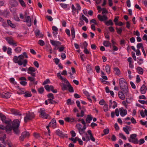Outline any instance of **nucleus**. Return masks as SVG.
Segmentation results:
<instances>
[{
    "label": "nucleus",
    "mask_w": 147,
    "mask_h": 147,
    "mask_svg": "<svg viewBox=\"0 0 147 147\" xmlns=\"http://www.w3.org/2000/svg\"><path fill=\"white\" fill-rule=\"evenodd\" d=\"M137 48H138V49H140V48L143 47V44L142 43H138L137 45Z\"/></svg>",
    "instance_id": "51"
},
{
    "label": "nucleus",
    "mask_w": 147,
    "mask_h": 147,
    "mask_svg": "<svg viewBox=\"0 0 147 147\" xmlns=\"http://www.w3.org/2000/svg\"><path fill=\"white\" fill-rule=\"evenodd\" d=\"M11 48H10L9 47L8 48L7 51V53L8 55H11V54L12 53V52H11Z\"/></svg>",
    "instance_id": "64"
},
{
    "label": "nucleus",
    "mask_w": 147,
    "mask_h": 147,
    "mask_svg": "<svg viewBox=\"0 0 147 147\" xmlns=\"http://www.w3.org/2000/svg\"><path fill=\"white\" fill-rule=\"evenodd\" d=\"M56 125V121L55 119H53L49 124V126L53 128H55Z\"/></svg>",
    "instance_id": "16"
},
{
    "label": "nucleus",
    "mask_w": 147,
    "mask_h": 147,
    "mask_svg": "<svg viewBox=\"0 0 147 147\" xmlns=\"http://www.w3.org/2000/svg\"><path fill=\"white\" fill-rule=\"evenodd\" d=\"M11 111L12 114L16 115H22L18 110L14 109H11Z\"/></svg>",
    "instance_id": "15"
},
{
    "label": "nucleus",
    "mask_w": 147,
    "mask_h": 147,
    "mask_svg": "<svg viewBox=\"0 0 147 147\" xmlns=\"http://www.w3.org/2000/svg\"><path fill=\"white\" fill-rule=\"evenodd\" d=\"M35 35L36 36H39L40 38L42 37L43 35L42 34H40V31L39 30H37L35 31Z\"/></svg>",
    "instance_id": "26"
},
{
    "label": "nucleus",
    "mask_w": 147,
    "mask_h": 147,
    "mask_svg": "<svg viewBox=\"0 0 147 147\" xmlns=\"http://www.w3.org/2000/svg\"><path fill=\"white\" fill-rule=\"evenodd\" d=\"M121 91L124 92L125 94H127L128 93V89L127 83L124 84V85L120 86Z\"/></svg>",
    "instance_id": "7"
},
{
    "label": "nucleus",
    "mask_w": 147,
    "mask_h": 147,
    "mask_svg": "<svg viewBox=\"0 0 147 147\" xmlns=\"http://www.w3.org/2000/svg\"><path fill=\"white\" fill-rule=\"evenodd\" d=\"M147 88L146 86L143 84L142 86L141 87L140 89V91L141 94H145Z\"/></svg>",
    "instance_id": "21"
},
{
    "label": "nucleus",
    "mask_w": 147,
    "mask_h": 147,
    "mask_svg": "<svg viewBox=\"0 0 147 147\" xmlns=\"http://www.w3.org/2000/svg\"><path fill=\"white\" fill-rule=\"evenodd\" d=\"M38 44L42 46L45 45V42L44 41L41 40H39Z\"/></svg>",
    "instance_id": "43"
},
{
    "label": "nucleus",
    "mask_w": 147,
    "mask_h": 147,
    "mask_svg": "<svg viewBox=\"0 0 147 147\" xmlns=\"http://www.w3.org/2000/svg\"><path fill=\"white\" fill-rule=\"evenodd\" d=\"M7 125L5 127V129L7 133L9 132L13 129V122H11V121H9L8 123H6Z\"/></svg>",
    "instance_id": "5"
},
{
    "label": "nucleus",
    "mask_w": 147,
    "mask_h": 147,
    "mask_svg": "<svg viewBox=\"0 0 147 147\" xmlns=\"http://www.w3.org/2000/svg\"><path fill=\"white\" fill-rule=\"evenodd\" d=\"M82 19L84 20L86 23L88 22V19L84 15H82Z\"/></svg>",
    "instance_id": "44"
},
{
    "label": "nucleus",
    "mask_w": 147,
    "mask_h": 147,
    "mask_svg": "<svg viewBox=\"0 0 147 147\" xmlns=\"http://www.w3.org/2000/svg\"><path fill=\"white\" fill-rule=\"evenodd\" d=\"M127 83L126 80L124 78H121L119 79V84L120 85V86L121 85H124V84Z\"/></svg>",
    "instance_id": "23"
},
{
    "label": "nucleus",
    "mask_w": 147,
    "mask_h": 147,
    "mask_svg": "<svg viewBox=\"0 0 147 147\" xmlns=\"http://www.w3.org/2000/svg\"><path fill=\"white\" fill-rule=\"evenodd\" d=\"M26 19L25 21H24V22H26L27 23V25L28 26L30 27L31 25V21L30 17V16H27L25 18Z\"/></svg>",
    "instance_id": "14"
},
{
    "label": "nucleus",
    "mask_w": 147,
    "mask_h": 147,
    "mask_svg": "<svg viewBox=\"0 0 147 147\" xmlns=\"http://www.w3.org/2000/svg\"><path fill=\"white\" fill-rule=\"evenodd\" d=\"M137 70L139 74H142L143 73V70L141 67H138L137 68Z\"/></svg>",
    "instance_id": "30"
},
{
    "label": "nucleus",
    "mask_w": 147,
    "mask_h": 147,
    "mask_svg": "<svg viewBox=\"0 0 147 147\" xmlns=\"http://www.w3.org/2000/svg\"><path fill=\"white\" fill-rule=\"evenodd\" d=\"M137 135L136 134H133L130 135L129 138L128 139V140L129 142H131L134 144H138V141L137 138L136 137Z\"/></svg>",
    "instance_id": "4"
},
{
    "label": "nucleus",
    "mask_w": 147,
    "mask_h": 147,
    "mask_svg": "<svg viewBox=\"0 0 147 147\" xmlns=\"http://www.w3.org/2000/svg\"><path fill=\"white\" fill-rule=\"evenodd\" d=\"M56 133L57 135L61 138L67 137L66 134H63L62 131L59 129L56 130Z\"/></svg>",
    "instance_id": "10"
},
{
    "label": "nucleus",
    "mask_w": 147,
    "mask_h": 147,
    "mask_svg": "<svg viewBox=\"0 0 147 147\" xmlns=\"http://www.w3.org/2000/svg\"><path fill=\"white\" fill-rule=\"evenodd\" d=\"M7 22L8 25L11 27L12 28H15V25L13 24L9 20H7Z\"/></svg>",
    "instance_id": "28"
},
{
    "label": "nucleus",
    "mask_w": 147,
    "mask_h": 147,
    "mask_svg": "<svg viewBox=\"0 0 147 147\" xmlns=\"http://www.w3.org/2000/svg\"><path fill=\"white\" fill-rule=\"evenodd\" d=\"M119 111L118 109H116L115 111V112H112L111 114V116L112 118H114L115 116V113L117 116H118L119 115Z\"/></svg>",
    "instance_id": "17"
},
{
    "label": "nucleus",
    "mask_w": 147,
    "mask_h": 147,
    "mask_svg": "<svg viewBox=\"0 0 147 147\" xmlns=\"http://www.w3.org/2000/svg\"><path fill=\"white\" fill-rule=\"evenodd\" d=\"M60 85L61 87L62 90L63 91L67 90L69 86V84H65L63 83H62Z\"/></svg>",
    "instance_id": "19"
},
{
    "label": "nucleus",
    "mask_w": 147,
    "mask_h": 147,
    "mask_svg": "<svg viewBox=\"0 0 147 147\" xmlns=\"http://www.w3.org/2000/svg\"><path fill=\"white\" fill-rule=\"evenodd\" d=\"M74 102L73 100H71V99H69L67 100V103L68 104L72 105L74 104Z\"/></svg>",
    "instance_id": "52"
},
{
    "label": "nucleus",
    "mask_w": 147,
    "mask_h": 147,
    "mask_svg": "<svg viewBox=\"0 0 147 147\" xmlns=\"http://www.w3.org/2000/svg\"><path fill=\"white\" fill-rule=\"evenodd\" d=\"M34 65L37 68H38L39 67V64L38 62L37 61H34L33 63Z\"/></svg>",
    "instance_id": "54"
},
{
    "label": "nucleus",
    "mask_w": 147,
    "mask_h": 147,
    "mask_svg": "<svg viewBox=\"0 0 147 147\" xmlns=\"http://www.w3.org/2000/svg\"><path fill=\"white\" fill-rule=\"evenodd\" d=\"M119 111L120 115L122 117L124 116L127 114V111L125 110H122L120 108L119 109Z\"/></svg>",
    "instance_id": "24"
},
{
    "label": "nucleus",
    "mask_w": 147,
    "mask_h": 147,
    "mask_svg": "<svg viewBox=\"0 0 147 147\" xmlns=\"http://www.w3.org/2000/svg\"><path fill=\"white\" fill-rule=\"evenodd\" d=\"M136 79V82L137 83H139L140 82L141 80L140 78V76L139 75H137Z\"/></svg>",
    "instance_id": "59"
},
{
    "label": "nucleus",
    "mask_w": 147,
    "mask_h": 147,
    "mask_svg": "<svg viewBox=\"0 0 147 147\" xmlns=\"http://www.w3.org/2000/svg\"><path fill=\"white\" fill-rule=\"evenodd\" d=\"M9 12L7 11H5L4 12H2L1 11H0V15H3L4 16H5L4 14L5 13L6 14V15H8L9 14Z\"/></svg>",
    "instance_id": "55"
},
{
    "label": "nucleus",
    "mask_w": 147,
    "mask_h": 147,
    "mask_svg": "<svg viewBox=\"0 0 147 147\" xmlns=\"http://www.w3.org/2000/svg\"><path fill=\"white\" fill-rule=\"evenodd\" d=\"M76 6L77 7V10H80L81 7L79 4L78 3H76Z\"/></svg>",
    "instance_id": "60"
},
{
    "label": "nucleus",
    "mask_w": 147,
    "mask_h": 147,
    "mask_svg": "<svg viewBox=\"0 0 147 147\" xmlns=\"http://www.w3.org/2000/svg\"><path fill=\"white\" fill-rule=\"evenodd\" d=\"M9 81L11 83L14 84H16V83L15 82V80L14 78H11L10 79Z\"/></svg>",
    "instance_id": "57"
},
{
    "label": "nucleus",
    "mask_w": 147,
    "mask_h": 147,
    "mask_svg": "<svg viewBox=\"0 0 147 147\" xmlns=\"http://www.w3.org/2000/svg\"><path fill=\"white\" fill-rule=\"evenodd\" d=\"M78 131L81 135L83 134L85 132V130L82 128L78 127Z\"/></svg>",
    "instance_id": "38"
},
{
    "label": "nucleus",
    "mask_w": 147,
    "mask_h": 147,
    "mask_svg": "<svg viewBox=\"0 0 147 147\" xmlns=\"http://www.w3.org/2000/svg\"><path fill=\"white\" fill-rule=\"evenodd\" d=\"M24 57L22 55H21L18 57L14 56L13 59V61L15 63H18L20 65L23 66L25 67L27 64L28 61L27 59H24Z\"/></svg>",
    "instance_id": "1"
},
{
    "label": "nucleus",
    "mask_w": 147,
    "mask_h": 147,
    "mask_svg": "<svg viewBox=\"0 0 147 147\" xmlns=\"http://www.w3.org/2000/svg\"><path fill=\"white\" fill-rule=\"evenodd\" d=\"M71 34L72 38L74 39L75 37V31L74 28L73 27H72L71 29Z\"/></svg>",
    "instance_id": "29"
},
{
    "label": "nucleus",
    "mask_w": 147,
    "mask_h": 147,
    "mask_svg": "<svg viewBox=\"0 0 147 147\" xmlns=\"http://www.w3.org/2000/svg\"><path fill=\"white\" fill-rule=\"evenodd\" d=\"M6 40L9 45H12L14 47L17 46L16 43L14 42V41L11 38H6Z\"/></svg>",
    "instance_id": "13"
},
{
    "label": "nucleus",
    "mask_w": 147,
    "mask_h": 147,
    "mask_svg": "<svg viewBox=\"0 0 147 147\" xmlns=\"http://www.w3.org/2000/svg\"><path fill=\"white\" fill-rule=\"evenodd\" d=\"M50 42L51 44L55 47H59L61 44V43L60 42L52 40H50Z\"/></svg>",
    "instance_id": "11"
},
{
    "label": "nucleus",
    "mask_w": 147,
    "mask_h": 147,
    "mask_svg": "<svg viewBox=\"0 0 147 147\" xmlns=\"http://www.w3.org/2000/svg\"><path fill=\"white\" fill-rule=\"evenodd\" d=\"M64 45H61L60 47H58L57 49H59V52H62L63 51L64 49Z\"/></svg>",
    "instance_id": "47"
},
{
    "label": "nucleus",
    "mask_w": 147,
    "mask_h": 147,
    "mask_svg": "<svg viewBox=\"0 0 147 147\" xmlns=\"http://www.w3.org/2000/svg\"><path fill=\"white\" fill-rule=\"evenodd\" d=\"M119 136L121 138L125 140H126L127 139L126 137L122 133H120L119 134Z\"/></svg>",
    "instance_id": "45"
},
{
    "label": "nucleus",
    "mask_w": 147,
    "mask_h": 147,
    "mask_svg": "<svg viewBox=\"0 0 147 147\" xmlns=\"http://www.w3.org/2000/svg\"><path fill=\"white\" fill-rule=\"evenodd\" d=\"M97 17L99 20L101 21H105L108 19L107 16L104 15H103V16L98 15Z\"/></svg>",
    "instance_id": "12"
},
{
    "label": "nucleus",
    "mask_w": 147,
    "mask_h": 147,
    "mask_svg": "<svg viewBox=\"0 0 147 147\" xmlns=\"http://www.w3.org/2000/svg\"><path fill=\"white\" fill-rule=\"evenodd\" d=\"M114 70L115 71V75L117 76H119L120 74V71L119 69L117 67H115L114 68Z\"/></svg>",
    "instance_id": "31"
},
{
    "label": "nucleus",
    "mask_w": 147,
    "mask_h": 147,
    "mask_svg": "<svg viewBox=\"0 0 147 147\" xmlns=\"http://www.w3.org/2000/svg\"><path fill=\"white\" fill-rule=\"evenodd\" d=\"M123 130L127 134H129V131L127 128L124 127L123 128Z\"/></svg>",
    "instance_id": "58"
},
{
    "label": "nucleus",
    "mask_w": 147,
    "mask_h": 147,
    "mask_svg": "<svg viewBox=\"0 0 147 147\" xmlns=\"http://www.w3.org/2000/svg\"><path fill=\"white\" fill-rule=\"evenodd\" d=\"M145 141L143 139H141L139 140L138 141V143L139 145H140L143 144L144 142Z\"/></svg>",
    "instance_id": "61"
},
{
    "label": "nucleus",
    "mask_w": 147,
    "mask_h": 147,
    "mask_svg": "<svg viewBox=\"0 0 147 147\" xmlns=\"http://www.w3.org/2000/svg\"><path fill=\"white\" fill-rule=\"evenodd\" d=\"M24 94H25L24 95V96L26 97H30L32 96V95L30 92H24Z\"/></svg>",
    "instance_id": "37"
},
{
    "label": "nucleus",
    "mask_w": 147,
    "mask_h": 147,
    "mask_svg": "<svg viewBox=\"0 0 147 147\" xmlns=\"http://www.w3.org/2000/svg\"><path fill=\"white\" fill-rule=\"evenodd\" d=\"M45 110L44 108H41L40 109V115L42 116V117L47 119L49 116L48 114L45 113Z\"/></svg>",
    "instance_id": "8"
},
{
    "label": "nucleus",
    "mask_w": 147,
    "mask_h": 147,
    "mask_svg": "<svg viewBox=\"0 0 147 147\" xmlns=\"http://www.w3.org/2000/svg\"><path fill=\"white\" fill-rule=\"evenodd\" d=\"M69 91L71 92H73L74 90L73 87L71 86L70 84H69V86L68 87Z\"/></svg>",
    "instance_id": "40"
},
{
    "label": "nucleus",
    "mask_w": 147,
    "mask_h": 147,
    "mask_svg": "<svg viewBox=\"0 0 147 147\" xmlns=\"http://www.w3.org/2000/svg\"><path fill=\"white\" fill-rule=\"evenodd\" d=\"M30 135L29 132L27 131H24L22 134L21 135L20 137V140L23 141L25 138H28Z\"/></svg>",
    "instance_id": "6"
},
{
    "label": "nucleus",
    "mask_w": 147,
    "mask_h": 147,
    "mask_svg": "<svg viewBox=\"0 0 147 147\" xmlns=\"http://www.w3.org/2000/svg\"><path fill=\"white\" fill-rule=\"evenodd\" d=\"M60 5L63 8H66L67 7V5L66 4L61 3Z\"/></svg>",
    "instance_id": "53"
},
{
    "label": "nucleus",
    "mask_w": 147,
    "mask_h": 147,
    "mask_svg": "<svg viewBox=\"0 0 147 147\" xmlns=\"http://www.w3.org/2000/svg\"><path fill=\"white\" fill-rule=\"evenodd\" d=\"M105 24L107 26H109V25L113 26V24L112 22V20H109L106 21H105L104 22Z\"/></svg>",
    "instance_id": "27"
},
{
    "label": "nucleus",
    "mask_w": 147,
    "mask_h": 147,
    "mask_svg": "<svg viewBox=\"0 0 147 147\" xmlns=\"http://www.w3.org/2000/svg\"><path fill=\"white\" fill-rule=\"evenodd\" d=\"M50 86L48 85H47L45 86V89L48 91H50Z\"/></svg>",
    "instance_id": "63"
},
{
    "label": "nucleus",
    "mask_w": 147,
    "mask_h": 147,
    "mask_svg": "<svg viewBox=\"0 0 147 147\" xmlns=\"http://www.w3.org/2000/svg\"><path fill=\"white\" fill-rule=\"evenodd\" d=\"M71 8L72 9V13L73 15H74L75 13V11H76L77 9L75 7L74 5L73 4L72 5Z\"/></svg>",
    "instance_id": "34"
},
{
    "label": "nucleus",
    "mask_w": 147,
    "mask_h": 147,
    "mask_svg": "<svg viewBox=\"0 0 147 147\" xmlns=\"http://www.w3.org/2000/svg\"><path fill=\"white\" fill-rule=\"evenodd\" d=\"M25 90L24 88H22L17 91V93L19 94H23L24 93Z\"/></svg>",
    "instance_id": "32"
},
{
    "label": "nucleus",
    "mask_w": 147,
    "mask_h": 147,
    "mask_svg": "<svg viewBox=\"0 0 147 147\" xmlns=\"http://www.w3.org/2000/svg\"><path fill=\"white\" fill-rule=\"evenodd\" d=\"M118 96L119 98L122 100H123L125 98V95L122 91L119 92Z\"/></svg>",
    "instance_id": "22"
},
{
    "label": "nucleus",
    "mask_w": 147,
    "mask_h": 147,
    "mask_svg": "<svg viewBox=\"0 0 147 147\" xmlns=\"http://www.w3.org/2000/svg\"><path fill=\"white\" fill-rule=\"evenodd\" d=\"M103 109L104 111L106 112L108 111L109 110L108 105L106 104H105L103 107Z\"/></svg>",
    "instance_id": "42"
},
{
    "label": "nucleus",
    "mask_w": 147,
    "mask_h": 147,
    "mask_svg": "<svg viewBox=\"0 0 147 147\" xmlns=\"http://www.w3.org/2000/svg\"><path fill=\"white\" fill-rule=\"evenodd\" d=\"M19 1L22 7H26L25 3L23 0H19Z\"/></svg>",
    "instance_id": "46"
},
{
    "label": "nucleus",
    "mask_w": 147,
    "mask_h": 147,
    "mask_svg": "<svg viewBox=\"0 0 147 147\" xmlns=\"http://www.w3.org/2000/svg\"><path fill=\"white\" fill-rule=\"evenodd\" d=\"M9 3L13 7H16L18 5L17 2L15 0H10L9 1Z\"/></svg>",
    "instance_id": "18"
},
{
    "label": "nucleus",
    "mask_w": 147,
    "mask_h": 147,
    "mask_svg": "<svg viewBox=\"0 0 147 147\" xmlns=\"http://www.w3.org/2000/svg\"><path fill=\"white\" fill-rule=\"evenodd\" d=\"M22 50V48L20 47H18L16 48L14 51L17 53H19Z\"/></svg>",
    "instance_id": "41"
},
{
    "label": "nucleus",
    "mask_w": 147,
    "mask_h": 147,
    "mask_svg": "<svg viewBox=\"0 0 147 147\" xmlns=\"http://www.w3.org/2000/svg\"><path fill=\"white\" fill-rule=\"evenodd\" d=\"M20 122V121L17 119L14 120L13 121V129L16 135L19 134L20 133V130L19 129Z\"/></svg>",
    "instance_id": "2"
},
{
    "label": "nucleus",
    "mask_w": 147,
    "mask_h": 147,
    "mask_svg": "<svg viewBox=\"0 0 147 147\" xmlns=\"http://www.w3.org/2000/svg\"><path fill=\"white\" fill-rule=\"evenodd\" d=\"M35 115L34 113L29 111L26 113L25 117H24V120L25 122L26 123L28 121L32 120L35 117Z\"/></svg>",
    "instance_id": "3"
},
{
    "label": "nucleus",
    "mask_w": 147,
    "mask_h": 147,
    "mask_svg": "<svg viewBox=\"0 0 147 147\" xmlns=\"http://www.w3.org/2000/svg\"><path fill=\"white\" fill-rule=\"evenodd\" d=\"M103 44L105 47H108L111 45V43L108 41H104Z\"/></svg>",
    "instance_id": "36"
},
{
    "label": "nucleus",
    "mask_w": 147,
    "mask_h": 147,
    "mask_svg": "<svg viewBox=\"0 0 147 147\" xmlns=\"http://www.w3.org/2000/svg\"><path fill=\"white\" fill-rule=\"evenodd\" d=\"M36 71V69L32 67H30L28 70V72H34Z\"/></svg>",
    "instance_id": "33"
},
{
    "label": "nucleus",
    "mask_w": 147,
    "mask_h": 147,
    "mask_svg": "<svg viewBox=\"0 0 147 147\" xmlns=\"http://www.w3.org/2000/svg\"><path fill=\"white\" fill-rule=\"evenodd\" d=\"M0 117H1L3 122L5 123H8L9 121H11L10 119L7 120L5 116L2 113H0Z\"/></svg>",
    "instance_id": "9"
},
{
    "label": "nucleus",
    "mask_w": 147,
    "mask_h": 147,
    "mask_svg": "<svg viewBox=\"0 0 147 147\" xmlns=\"http://www.w3.org/2000/svg\"><path fill=\"white\" fill-rule=\"evenodd\" d=\"M39 93L40 94H42L44 91V89L43 87H42L39 88L38 90Z\"/></svg>",
    "instance_id": "48"
},
{
    "label": "nucleus",
    "mask_w": 147,
    "mask_h": 147,
    "mask_svg": "<svg viewBox=\"0 0 147 147\" xmlns=\"http://www.w3.org/2000/svg\"><path fill=\"white\" fill-rule=\"evenodd\" d=\"M105 70L108 74H109L110 72V68L109 65H107L105 66Z\"/></svg>",
    "instance_id": "35"
},
{
    "label": "nucleus",
    "mask_w": 147,
    "mask_h": 147,
    "mask_svg": "<svg viewBox=\"0 0 147 147\" xmlns=\"http://www.w3.org/2000/svg\"><path fill=\"white\" fill-rule=\"evenodd\" d=\"M116 29L117 30V33L119 34H121L122 31V28H116Z\"/></svg>",
    "instance_id": "39"
},
{
    "label": "nucleus",
    "mask_w": 147,
    "mask_h": 147,
    "mask_svg": "<svg viewBox=\"0 0 147 147\" xmlns=\"http://www.w3.org/2000/svg\"><path fill=\"white\" fill-rule=\"evenodd\" d=\"M28 79L30 82H34V80H35V78H34L30 76L28 77Z\"/></svg>",
    "instance_id": "49"
},
{
    "label": "nucleus",
    "mask_w": 147,
    "mask_h": 147,
    "mask_svg": "<svg viewBox=\"0 0 147 147\" xmlns=\"http://www.w3.org/2000/svg\"><path fill=\"white\" fill-rule=\"evenodd\" d=\"M101 10L102 11V13L103 15L104 13H107L108 11L105 8H102Z\"/></svg>",
    "instance_id": "50"
},
{
    "label": "nucleus",
    "mask_w": 147,
    "mask_h": 147,
    "mask_svg": "<svg viewBox=\"0 0 147 147\" xmlns=\"http://www.w3.org/2000/svg\"><path fill=\"white\" fill-rule=\"evenodd\" d=\"M103 132L104 135L107 134L109 133V129L108 128L105 129L104 130Z\"/></svg>",
    "instance_id": "56"
},
{
    "label": "nucleus",
    "mask_w": 147,
    "mask_h": 147,
    "mask_svg": "<svg viewBox=\"0 0 147 147\" xmlns=\"http://www.w3.org/2000/svg\"><path fill=\"white\" fill-rule=\"evenodd\" d=\"M132 56L135 61L136 60V57L135 56V53L134 52H131Z\"/></svg>",
    "instance_id": "62"
},
{
    "label": "nucleus",
    "mask_w": 147,
    "mask_h": 147,
    "mask_svg": "<svg viewBox=\"0 0 147 147\" xmlns=\"http://www.w3.org/2000/svg\"><path fill=\"white\" fill-rule=\"evenodd\" d=\"M11 95L9 92L6 93H3L1 95V97L4 98H8L10 97Z\"/></svg>",
    "instance_id": "20"
},
{
    "label": "nucleus",
    "mask_w": 147,
    "mask_h": 147,
    "mask_svg": "<svg viewBox=\"0 0 147 147\" xmlns=\"http://www.w3.org/2000/svg\"><path fill=\"white\" fill-rule=\"evenodd\" d=\"M93 118L91 115H88L86 119V121L87 123H90V121L92 120Z\"/></svg>",
    "instance_id": "25"
}]
</instances>
